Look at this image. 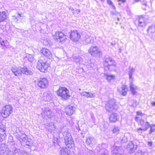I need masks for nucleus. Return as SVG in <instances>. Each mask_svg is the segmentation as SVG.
<instances>
[{"instance_id": "1", "label": "nucleus", "mask_w": 155, "mask_h": 155, "mask_svg": "<svg viewBox=\"0 0 155 155\" xmlns=\"http://www.w3.org/2000/svg\"><path fill=\"white\" fill-rule=\"evenodd\" d=\"M103 62L104 66L107 68L109 71H112L115 70L116 64L112 58L108 56H106L104 58Z\"/></svg>"}, {"instance_id": "2", "label": "nucleus", "mask_w": 155, "mask_h": 155, "mask_svg": "<svg viewBox=\"0 0 155 155\" xmlns=\"http://www.w3.org/2000/svg\"><path fill=\"white\" fill-rule=\"evenodd\" d=\"M105 107L106 111L108 112L117 110L119 108L118 103L114 99L109 100L105 104Z\"/></svg>"}, {"instance_id": "3", "label": "nucleus", "mask_w": 155, "mask_h": 155, "mask_svg": "<svg viewBox=\"0 0 155 155\" xmlns=\"http://www.w3.org/2000/svg\"><path fill=\"white\" fill-rule=\"evenodd\" d=\"M37 64V68L42 72H45V71H47L50 65L42 57L40 58Z\"/></svg>"}, {"instance_id": "4", "label": "nucleus", "mask_w": 155, "mask_h": 155, "mask_svg": "<svg viewBox=\"0 0 155 155\" xmlns=\"http://www.w3.org/2000/svg\"><path fill=\"white\" fill-rule=\"evenodd\" d=\"M57 93L58 96L61 97L62 99L67 100L70 97L69 90L64 87H59Z\"/></svg>"}, {"instance_id": "5", "label": "nucleus", "mask_w": 155, "mask_h": 155, "mask_svg": "<svg viewBox=\"0 0 155 155\" xmlns=\"http://www.w3.org/2000/svg\"><path fill=\"white\" fill-rule=\"evenodd\" d=\"M13 111V107L10 105H6L3 107L2 112L0 111V116H2L4 118L8 117Z\"/></svg>"}, {"instance_id": "6", "label": "nucleus", "mask_w": 155, "mask_h": 155, "mask_svg": "<svg viewBox=\"0 0 155 155\" xmlns=\"http://www.w3.org/2000/svg\"><path fill=\"white\" fill-rule=\"evenodd\" d=\"M54 38L57 41L64 42L67 39L66 35L63 33L59 31H57L53 36Z\"/></svg>"}, {"instance_id": "7", "label": "nucleus", "mask_w": 155, "mask_h": 155, "mask_svg": "<svg viewBox=\"0 0 155 155\" xmlns=\"http://www.w3.org/2000/svg\"><path fill=\"white\" fill-rule=\"evenodd\" d=\"M70 39L74 42L78 41L80 38L81 36L77 31H71L68 33Z\"/></svg>"}, {"instance_id": "8", "label": "nucleus", "mask_w": 155, "mask_h": 155, "mask_svg": "<svg viewBox=\"0 0 155 155\" xmlns=\"http://www.w3.org/2000/svg\"><path fill=\"white\" fill-rule=\"evenodd\" d=\"M88 51L92 56L95 57L99 56L101 53L97 47L96 46H91L88 49Z\"/></svg>"}, {"instance_id": "9", "label": "nucleus", "mask_w": 155, "mask_h": 155, "mask_svg": "<svg viewBox=\"0 0 155 155\" xmlns=\"http://www.w3.org/2000/svg\"><path fill=\"white\" fill-rule=\"evenodd\" d=\"M47 80L45 78H41L37 82V85L40 87L44 89L47 87L48 84Z\"/></svg>"}, {"instance_id": "10", "label": "nucleus", "mask_w": 155, "mask_h": 155, "mask_svg": "<svg viewBox=\"0 0 155 155\" xmlns=\"http://www.w3.org/2000/svg\"><path fill=\"white\" fill-rule=\"evenodd\" d=\"M75 111V108L71 105L66 107L65 109V113L68 116H71Z\"/></svg>"}, {"instance_id": "11", "label": "nucleus", "mask_w": 155, "mask_h": 155, "mask_svg": "<svg viewBox=\"0 0 155 155\" xmlns=\"http://www.w3.org/2000/svg\"><path fill=\"white\" fill-rule=\"evenodd\" d=\"M41 52L47 58L49 59L52 58V54L49 49L45 48H42L41 50Z\"/></svg>"}, {"instance_id": "12", "label": "nucleus", "mask_w": 155, "mask_h": 155, "mask_svg": "<svg viewBox=\"0 0 155 155\" xmlns=\"http://www.w3.org/2000/svg\"><path fill=\"white\" fill-rule=\"evenodd\" d=\"M137 147V145L136 143L133 141L129 143L127 146V148L130 153H134Z\"/></svg>"}, {"instance_id": "13", "label": "nucleus", "mask_w": 155, "mask_h": 155, "mask_svg": "<svg viewBox=\"0 0 155 155\" xmlns=\"http://www.w3.org/2000/svg\"><path fill=\"white\" fill-rule=\"evenodd\" d=\"M138 25L139 27H145L146 26V24L145 18L142 15L139 16L138 17Z\"/></svg>"}, {"instance_id": "14", "label": "nucleus", "mask_w": 155, "mask_h": 155, "mask_svg": "<svg viewBox=\"0 0 155 155\" xmlns=\"http://www.w3.org/2000/svg\"><path fill=\"white\" fill-rule=\"evenodd\" d=\"M21 73L27 75H31L34 73L33 71L25 66L21 68Z\"/></svg>"}, {"instance_id": "15", "label": "nucleus", "mask_w": 155, "mask_h": 155, "mask_svg": "<svg viewBox=\"0 0 155 155\" xmlns=\"http://www.w3.org/2000/svg\"><path fill=\"white\" fill-rule=\"evenodd\" d=\"M119 117V115L117 113H113L109 117V120L112 123H115L118 120Z\"/></svg>"}, {"instance_id": "16", "label": "nucleus", "mask_w": 155, "mask_h": 155, "mask_svg": "<svg viewBox=\"0 0 155 155\" xmlns=\"http://www.w3.org/2000/svg\"><path fill=\"white\" fill-rule=\"evenodd\" d=\"M11 70L14 74L16 76H20L21 74V68H18L13 67Z\"/></svg>"}, {"instance_id": "17", "label": "nucleus", "mask_w": 155, "mask_h": 155, "mask_svg": "<svg viewBox=\"0 0 155 155\" xmlns=\"http://www.w3.org/2000/svg\"><path fill=\"white\" fill-rule=\"evenodd\" d=\"M64 143L66 146L68 148H71L74 146L73 138L69 139L68 140H64Z\"/></svg>"}, {"instance_id": "18", "label": "nucleus", "mask_w": 155, "mask_h": 155, "mask_svg": "<svg viewBox=\"0 0 155 155\" xmlns=\"http://www.w3.org/2000/svg\"><path fill=\"white\" fill-rule=\"evenodd\" d=\"M21 145L24 146H28V148H30L33 145L32 141L30 138H27L26 140L24 142H22Z\"/></svg>"}, {"instance_id": "19", "label": "nucleus", "mask_w": 155, "mask_h": 155, "mask_svg": "<svg viewBox=\"0 0 155 155\" xmlns=\"http://www.w3.org/2000/svg\"><path fill=\"white\" fill-rule=\"evenodd\" d=\"M147 31L149 36L150 37H153V34L155 32V25H152L150 26L147 29Z\"/></svg>"}, {"instance_id": "20", "label": "nucleus", "mask_w": 155, "mask_h": 155, "mask_svg": "<svg viewBox=\"0 0 155 155\" xmlns=\"http://www.w3.org/2000/svg\"><path fill=\"white\" fill-rule=\"evenodd\" d=\"M7 18V14L5 11L0 9V22L5 21Z\"/></svg>"}, {"instance_id": "21", "label": "nucleus", "mask_w": 155, "mask_h": 155, "mask_svg": "<svg viewBox=\"0 0 155 155\" xmlns=\"http://www.w3.org/2000/svg\"><path fill=\"white\" fill-rule=\"evenodd\" d=\"M106 146L107 145L104 143L102 144L101 145V147H103L104 148L100 150L98 155H108L107 152L105 149L106 148Z\"/></svg>"}, {"instance_id": "22", "label": "nucleus", "mask_w": 155, "mask_h": 155, "mask_svg": "<svg viewBox=\"0 0 155 155\" xmlns=\"http://www.w3.org/2000/svg\"><path fill=\"white\" fill-rule=\"evenodd\" d=\"M120 151L121 152H124V150L121 147H118L114 145L113 147L112 151V153H119V151Z\"/></svg>"}, {"instance_id": "23", "label": "nucleus", "mask_w": 155, "mask_h": 155, "mask_svg": "<svg viewBox=\"0 0 155 155\" xmlns=\"http://www.w3.org/2000/svg\"><path fill=\"white\" fill-rule=\"evenodd\" d=\"M87 44H93L94 42V38L91 36L86 35L84 38Z\"/></svg>"}, {"instance_id": "24", "label": "nucleus", "mask_w": 155, "mask_h": 155, "mask_svg": "<svg viewBox=\"0 0 155 155\" xmlns=\"http://www.w3.org/2000/svg\"><path fill=\"white\" fill-rule=\"evenodd\" d=\"M70 150L66 147H63L60 150L61 155H69Z\"/></svg>"}, {"instance_id": "25", "label": "nucleus", "mask_w": 155, "mask_h": 155, "mask_svg": "<svg viewBox=\"0 0 155 155\" xmlns=\"http://www.w3.org/2000/svg\"><path fill=\"white\" fill-rule=\"evenodd\" d=\"M80 94L82 96H83L87 98H93L94 97V96L91 93L87 92L86 91L80 93Z\"/></svg>"}, {"instance_id": "26", "label": "nucleus", "mask_w": 155, "mask_h": 155, "mask_svg": "<svg viewBox=\"0 0 155 155\" xmlns=\"http://www.w3.org/2000/svg\"><path fill=\"white\" fill-rule=\"evenodd\" d=\"M94 141V138L92 137L88 136L86 138V143L87 145L90 146H91L92 143Z\"/></svg>"}, {"instance_id": "27", "label": "nucleus", "mask_w": 155, "mask_h": 155, "mask_svg": "<svg viewBox=\"0 0 155 155\" xmlns=\"http://www.w3.org/2000/svg\"><path fill=\"white\" fill-rule=\"evenodd\" d=\"M73 58L74 60V61L78 64H83V59L82 58L79 56H73Z\"/></svg>"}, {"instance_id": "28", "label": "nucleus", "mask_w": 155, "mask_h": 155, "mask_svg": "<svg viewBox=\"0 0 155 155\" xmlns=\"http://www.w3.org/2000/svg\"><path fill=\"white\" fill-rule=\"evenodd\" d=\"M128 89L126 85H124L121 87V94L123 96H124L126 95Z\"/></svg>"}, {"instance_id": "29", "label": "nucleus", "mask_w": 155, "mask_h": 155, "mask_svg": "<svg viewBox=\"0 0 155 155\" xmlns=\"http://www.w3.org/2000/svg\"><path fill=\"white\" fill-rule=\"evenodd\" d=\"M18 137L19 138V140L21 142V143L22 142H24L26 140V139L28 138L27 137V136L24 133H21L20 134H18Z\"/></svg>"}, {"instance_id": "30", "label": "nucleus", "mask_w": 155, "mask_h": 155, "mask_svg": "<svg viewBox=\"0 0 155 155\" xmlns=\"http://www.w3.org/2000/svg\"><path fill=\"white\" fill-rule=\"evenodd\" d=\"M104 76L106 79L109 81H111L115 79V76L113 75L108 74H104Z\"/></svg>"}, {"instance_id": "31", "label": "nucleus", "mask_w": 155, "mask_h": 155, "mask_svg": "<svg viewBox=\"0 0 155 155\" xmlns=\"http://www.w3.org/2000/svg\"><path fill=\"white\" fill-rule=\"evenodd\" d=\"M63 136L64 137V140H68L69 139L72 138L70 133L68 131H65L63 133Z\"/></svg>"}, {"instance_id": "32", "label": "nucleus", "mask_w": 155, "mask_h": 155, "mask_svg": "<svg viewBox=\"0 0 155 155\" xmlns=\"http://www.w3.org/2000/svg\"><path fill=\"white\" fill-rule=\"evenodd\" d=\"M130 88L133 94L135 95L136 93V89H137V87L132 82L130 83Z\"/></svg>"}, {"instance_id": "33", "label": "nucleus", "mask_w": 155, "mask_h": 155, "mask_svg": "<svg viewBox=\"0 0 155 155\" xmlns=\"http://www.w3.org/2000/svg\"><path fill=\"white\" fill-rule=\"evenodd\" d=\"M5 128L4 127L3 128H0V132H2L4 133L3 134H1L0 133V142H2L3 140V137L6 135L5 132Z\"/></svg>"}, {"instance_id": "34", "label": "nucleus", "mask_w": 155, "mask_h": 155, "mask_svg": "<svg viewBox=\"0 0 155 155\" xmlns=\"http://www.w3.org/2000/svg\"><path fill=\"white\" fill-rule=\"evenodd\" d=\"M43 97L44 100L46 101H49L51 99V96L47 92H44V93Z\"/></svg>"}, {"instance_id": "35", "label": "nucleus", "mask_w": 155, "mask_h": 155, "mask_svg": "<svg viewBox=\"0 0 155 155\" xmlns=\"http://www.w3.org/2000/svg\"><path fill=\"white\" fill-rule=\"evenodd\" d=\"M7 145L5 143H2L0 145V151H2L1 153H4L7 150Z\"/></svg>"}, {"instance_id": "36", "label": "nucleus", "mask_w": 155, "mask_h": 155, "mask_svg": "<svg viewBox=\"0 0 155 155\" xmlns=\"http://www.w3.org/2000/svg\"><path fill=\"white\" fill-rule=\"evenodd\" d=\"M135 71V69L134 68L132 67H129V69L128 71V74L129 76L130 79L132 78V75L133 74L134 72Z\"/></svg>"}, {"instance_id": "37", "label": "nucleus", "mask_w": 155, "mask_h": 155, "mask_svg": "<svg viewBox=\"0 0 155 155\" xmlns=\"http://www.w3.org/2000/svg\"><path fill=\"white\" fill-rule=\"evenodd\" d=\"M13 155H22V153L19 149H16L13 152Z\"/></svg>"}, {"instance_id": "38", "label": "nucleus", "mask_w": 155, "mask_h": 155, "mask_svg": "<svg viewBox=\"0 0 155 155\" xmlns=\"http://www.w3.org/2000/svg\"><path fill=\"white\" fill-rule=\"evenodd\" d=\"M155 130V125L151 124L150 126V130L149 132V134H151V133Z\"/></svg>"}, {"instance_id": "39", "label": "nucleus", "mask_w": 155, "mask_h": 155, "mask_svg": "<svg viewBox=\"0 0 155 155\" xmlns=\"http://www.w3.org/2000/svg\"><path fill=\"white\" fill-rule=\"evenodd\" d=\"M150 124L149 122L147 121L144 125V128L143 129V130L146 131L149 127H150Z\"/></svg>"}, {"instance_id": "40", "label": "nucleus", "mask_w": 155, "mask_h": 155, "mask_svg": "<svg viewBox=\"0 0 155 155\" xmlns=\"http://www.w3.org/2000/svg\"><path fill=\"white\" fill-rule=\"evenodd\" d=\"M120 131V128L118 127H114L113 130V134H118Z\"/></svg>"}, {"instance_id": "41", "label": "nucleus", "mask_w": 155, "mask_h": 155, "mask_svg": "<svg viewBox=\"0 0 155 155\" xmlns=\"http://www.w3.org/2000/svg\"><path fill=\"white\" fill-rule=\"evenodd\" d=\"M127 141V137L125 136H124L122 137V138L121 140V142L122 143H126Z\"/></svg>"}, {"instance_id": "42", "label": "nucleus", "mask_w": 155, "mask_h": 155, "mask_svg": "<svg viewBox=\"0 0 155 155\" xmlns=\"http://www.w3.org/2000/svg\"><path fill=\"white\" fill-rule=\"evenodd\" d=\"M48 126H53V128H51V130H55V127L54 126V124L53 122H51L49 123L48 124Z\"/></svg>"}, {"instance_id": "43", "label": "nucleus", "mask_w": 155, "mask_h": 155, "mask_svg": "<svg viewBox=\"0 0 155 155\" xmlns=\"http://www.w3.org/2000/svg\"><path fill=\"white\" fill-rule=\"evenodd\" d=\"M143 152L141 150H138L135 153V155H142Z\"/></svg>"}, {"instance_id": "44", "label": "nucleus", "mask_w": 155, "mask_h": 155, "mask_svg": "<svg viewBox=\"0 0 155 155\" xmlns=\"http://www.w3.org/2000/svg\"><path fill=\"white\" fill-rule=\"evenodd\" d=\"M58 139L57 138H54V140L53 141V142L55 146V145H57L58 144Z\"/></svg>"}, {"instance_id": "45", "label": "nucleus", "mask_w": 155, "mask_h": 155, "mask_svg": "<svg viewBox=\"0 0 155 155\" xmlns=\"http://www.w3.org/2000/svg\"><path fill=\"white\" fill-rule=\"evenodd\" d=\"M110 14L112 15H115L117 16L120 15V13L116 12L111 11Z\"/></svg>"}, {"instance_id": "46", "label": "nucleus", "mask_w": 155, "mask_h": 155, "mask_svg": "<svg viewBox=\"0 0 155 155\" xmlns=\"http://www.w3.org/2000/svg\"><path fill=\"white\" fill-rule=\"evenodd\" d=\"M144 123V120H142V119H140L139 121V124H140V125L143 126Z\"/></svg>"}, {"instance_id": "47", "label": "nucleus", "mask_w": 155, "mask_h": 155, "mask_svg": "<svg viewBox=\"0 0 155 155\" xmlns=\"http://www.w3.org/2000/svg\"><path fill=\"white\" fill-rule=\"evenodd\" d=\"M124 152H121V151H119V153H112V155H122Z\"/></svg>"}, {"instance_id": "48", "label": "nucleus", "mask_w": 155, "mask_h": 155, "mask_svg": "<svg viewBox=\"0 0 155 155\" xmlns=\"http://www.w3.org/2000/svg\"><path fill=\"white\" fill-rule=\"evenodd\" d=\"M5 155H13V152L11 150L8 151Z\"/></svg>"}, {"instance_id": "49", "label": "nucleus", "mask_w": 155, "mask_h": 155, "mask_svg": "<svg viewBox=\"0 0 155 155\" xmlns=\"http://www.w3.org/2000/svg\"><path fill=\"white\" fill-rule=\"evenodd\" d=\"M142 4L143 5L146 6H147V3L146 1H143L142 2Z\"/></svg>"}, {"instance_id": "50", "label": "nucleus", "mask_w": 155, "mask_h": 155, "mask_svg": "<svg viewBox=\"0 0 155 155\" xmlns=\"http://www.w3.org/2000/svg\"><path fill=\"white\" fill-rule=\"evenodd\" d=\"M107 2L108 4L110 5H112V4H113V3L110 0H107Z\"/></svg>"}, {"instance_id": "51", "label": "nucleus", "mask_w": 155, "mask_h": 155, "mask_svg": "<svg viewBox=\"0 0 155 155\" xmlns=\"http://www.w3.org/2000/svg\"><path fill=\"white\" fill-rule=\"evenodd\" d=\"M68 8L71 11H72V13H74V9L71 7V6H70V7H69Z\"/></svg>"}, {"instance_id": "52", "label": "nucleus", "mask_w": 155, "mask_h": 155, "mask_svg": "<svg viewBox=\"0 0 155 155\" xmlns=\"http://www.w3.org/2000/svg\"><path fill=\"white\" fill-rule=\"evenodd\" d=\"M153 142L152 141H149L147 142L148 145L149 147H151L152 145Z\"/></svg>"}, {"instance_id": "53", "label": "nucleus", "mask_w": 155, "mask_h": 155, "mask_svg": "<svg viewBox=\"0 0 155 155\" xmlns=\"http://www.w3.org/2000/svg\"><path fill=\"white\" fill-rule=\"evenodd\" d=\"M137 114L138 115H140L141 116L143 115V113L139 111H137Z\"/></svg>"}, {"instance_id": "54", "label": "nucleus", "mask_w": 155, "mask_h": 155, "mask_svg": "<svg viewBox=\"0 0 155 155\" xmlns=\"http://www.w3.org/2000/svg\"><path fill=\"white\" fill-rule=\"evenodd\" d=\"M141 130H143V129L141 128H139L137 129V131L138 133H140L139 131Z\"/></svg>"}, {"instance_id": "55", "label": "nucleus", "mask_w": 155, "mask_h": 155, "mask_svg": "<svg viewBox=\"0 0 155 155\" xmlns=\"http://www.w3.org/2000/svg\"><path fill=\"white\" fill-rule=\"evenodd\" d=\"M53 128V126H49L48 129H49L51 132H52V131H54V130H51V128Z\"/></svg>"}, {"instance_id": "56", "label": "nucleus", "mask_w": 155, "mask_h": 155, "mask_svg": "<svg viewBox=\"0 0 155 155\" xmlns=\"http://www.w3.org/2000/svg\"><path fill=\"white\" fill-rule=\"evenodd\" d=\"M151 104L152 106H155V102H152L151 103Z\"/></svg>"}, {"instance_id": "57", "label": "nucleus", "mask_w": 155, "mask_h": 155, "mask_svg": "<svg viewBox=\"0 0 155 155\" xmlns=\"http://www.w3.org/2000/svg\"><path fill=\"white\" fill-rule=\"evenodd\" d=\"M76 11L78 14L80 12V10L79 9H76Z\"/></svg>"}, {"instance_id": "58", "label": "nucleus", "mask_w": 155, "mask_h": 155, "mask_svg": "<svg viewBox=\"0 0 155 155\" xmlns=\"http://www.w3.org/2000/svg\"><path fill=\"white\" fill-rule=\"evenodd\" d=\"M111 6H112V9H115V6L113 4H112V5H111Z\"/></svg>"}, {"instance_id": "59", "label": "nucleus", "mask_w": 155, "mask_h": 155, "mask_svg": "<svg viewBox=\"0 0 155 155\" xmlns=\"http://www.w3.org/2000/svg\"><path fill=\"white\" fill-rule=\"evenodd\" d=\"M118 0L122 2L123 3L124 2H126L125 0Z\"/></svg>"}, {"instance_id": "60", "label": "nucleus", "mask_w": 155, "mask_h": 155, "mask_svg": "<svg viewBox=\"0 0 155 155\" xmlns=\"http://www.w3.org/2000/svg\"><path fill=\"white\" fill-rule=\"evenodd\" d=\"M4 41H2V42H1V45H4Z\"/></svg>"}, {"instance_id": "61", "label": "nucleus", "mask_w": 155, "mask_h": 155, "mask_svg": "<svg viewBox=\"0 0 155 155\" xmlns=\"http://www.w3.org/2000/svg\"><path fill=\"white\" fill-rule=\"evenodd\" d=\"M138 117H136L135 118V120L137 122L138 121Z\"/></svg>"}, {"instance_id": "62", "label": "nucleus", "mask_w": 155, "mask_h": 155, "mask_svg": "<svg viewBox=\"0 0 155 155\" xmlns=\"http://www.w3.org/2000/svg\"><path fill=\"white\" fill-rule=\"evenodd\" d=\"M77 129L78 130V131H79V130H81L80 128L79 127H77Z\"/></svg>"}, {"instance_id": "63", "label": "nucleus", "mask_w": 155, "mask_h": 155, "mask_svg": "<svg viewBox=\"0 0 155 155\" xmlns=\"http://www.w3.org/2000/svg\"><path fill=\"white\" fill-rule=\"evenodd\" d=\"M110 44L111 45H112V46H114L115 44V43H113L111 42L110 43Z\"/></svg>"}, {"instance_id": "64", "label": "nucleus", "mask_w": 155, "mask_h": 155, "mask_svg": "<svg viewBox=\"0 0 155 155\" xmlns=\"http://www.w3.org/2000/svg\"><path fill=\"white\" fill-rule=\"evenodd\" d=\"M18 17L17 16V17L18 18H19V17H21V15L20 14H18Z\"/></svg>"}]
</instances>
